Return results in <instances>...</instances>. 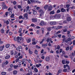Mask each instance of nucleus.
<instances>
[{"label":"nucleus","instance_id":"f257e3e1","mask_svg":"<svg viewBox=\"0 0 75 75\" xmlns=\"http://www.w3.org/2000/svg\"><path fill=\"white\" fill-rule=\"evenodd\" d=\"M39 12L40 13V16L41 17V16H43V15L44 14V12L42 10L40 9L39 10Z\"/></svg>","mask_w":75,"mask_h":75},{"label":"nucleus","instance_id":"f03ea898","mask_svg":"<svg viewBox=\"0 0 75 75\" xmlns=\"http://www.w3.org/2000/svg\"><path fill=\"white\" fill-rule=\"evenodd\" d=\"M19 37H18L17 38V37H15L14 38V41H17H17L18 42H20L19 41H18V40H19Z\"/></svg>","mask_w":75,"mask_h":75},{"label":"nucleus","instance_id":"7ed1b4c3","mask_svg":"<svg viewBox=\"0 0 75 75\" xmlns=\"http://www.w3.org/2000/svg\"><path fill=\"white\" fill-rule=\"evenodd\" d=\"M48 9L49 11H51V10H52V6L50 5L48 8Z\"/></svg>","mask_w":75,"mask_h":75},{"label":"nucleus","instance_id":"20e7f679","mask_svg":"<svg viewBox=\"0 0 75 75\" xmlns=\"http://www.w3.org/2000/svg\"><path fill=\"white\" fill-rule=\"evenodd\" d=\"M32 21L33 23H35V22H37V19L36 18H32Z\"/></svg>","mask_w":75,"mask_h":75},{"label":"nucleus","instance_id":"39448f33","mask_svg":"<svg viewBox=\"0 0 75 75\" xmlns=\"http://www.w3.org/2000/svg\"><path fill=\"white\" fill-rule=\"evenodd\" d=\"M45 60L46 61L48 62L50 60V57H46Z\"/></svg>","mask_w":75,"mask_h":75},{"label":"nucleus","instance_id":"423d86ee","mask_svg":"<svg viewBox=\"0 0 75 75\" xmlns=\"http://www.w3.org/2000/svg\"><path fill=\"white\" fill-rule=\"evenodd\" d=\"M71 41V38H69L67 39V40H66L65 41L66 42H68V41Z\"/></svg>","mask_w":75,"mask_h":75},{"label":"nucleus","instance_id":"0eeeda50","mask_svg":"<svg viewBox=\"0 0 75 75\" xmlns=\"http://www.w3.org/2000/svg\"><path fill=\"white\" fill-rule=\"evenodd\" d=\"M50 24L51 25H55L57 24L56 22H51Z\"/></svg>","mask_w":75,"mask_h":75},{"label":"nucleus","instance_id":"6e6552de","mask_svg":"<svg viewBox=\"0 0 75 75\" xmlns=\"http://www.w3.org/2000/svg\"><path fill=\"white\" fill-rule=\"evenodd\" d=\"M4 45H3V46H1L0 47V51H3L4 49Z\"/></svg>","mask_w":75,"mask_h":75},{"label":"nucleus","instance_id":"1a4fd4ad","mask_svg":"<svg viewBox=\"0 0 75 75\" xmlns=\"http://www.w3.org/2000/svg\"><path fill=\"white\" fill-rule=\"evenodd\" d=\"M41 64H36V67L37 68H40V67H41Z\"/></svg>","mask_w":75,"mask_h":75},{"label":"nucleus","instance_id":"9d476101","mask_svg":"<svg viewBox=\"0 0 75 75\" xmlns=\"http://www.w3.org/2000/svg\"><path fill=\"white\" fill-rule=\"evenodd\" d=\"M44 24H45V23L43 21L41 22L40 23V25H42H42H44Z\"/></svg>","mask_w":75,"mask_h":75},{"label":"nucleus","instance_id":"9b49d317","mask_svg":"<svg viewBox=\"0 0 75 75\" xmlns=\"http://www.w3.org/2000/svg\"><path fill=\"white\" fill-rule=\"evenodd\" d=\"M17 72H18L17 71L14 70L13 71V74H14V75H16V74H17Z\"/></svg>","mask_w":75,"mask_h":75},{"label":"nucleus","instance_id":"f8f14e48","mask_svg":"<svg viewBox=\"0 0 75 75\" xmlns=\"http://www.w3.org/2000/svg\"><path fill=\"white\" fill-rule=\"evenodd\" d=\"M10 45L9 44H7L5 45V47L6 48H8L10 47Z\"/></svg>","mask_w":75,"mask_h":75},{"label":"nucleus","instance_id":"ddd939ff","mask_svg":"<svg viewBox=\"0 0 75 75\" xmlns=\"http://www.w3.org/2000/svg\"><path fill=\"white\" fill-rule=\"evenodd\" d=\"M52 28L55 29V30H58V26L52 27Z\"/></svg>","mask_w":75,"mask_h":75},{"label":"nucleus","instance_id":"4468645a","mask_svg":"<svg viewBox=\"0 0 75 75\" xmlns=\"http://www.w3.org/2000/svg\"><path fill=\"white\" fill-rule=\"evenodd\" d=\"M34 71L35 72H38V69H37V68H35L34 69Z\"/></svg>","mask_w":75,"mask_h":75},{"label":"nucleus","instance_id":"2eb2a0df","mask_svg":"<svg viewBox=\"0 0 75 75\" xmlns=\"http://www.w3.org/2000/svg\"><path fill=\"white\" fill-rule=\"evenodd\" d=\"M1 32L2 34L4 33V30L3 29H1Z\"/></svg>","mask_w":75,"mask_h":75},{"label":"nucleus","instance_id":"dca6fc26","mask_svg":"<svg viewBox=\"0 0 75 75\" xmlns=\"http://www.w3.org/2000/svg\"><path fill=\"white\" fill-rule=\"evenodd\" d=\"M71 20V18L70 17H68L67 18V21H70Z\"/></svg>","mask_w":75,"mask_h":75},{"label":"nucleus","instance_id":"f3484780","mask_svg":"<svg viewBox=\"0 0 75 75\" xmlns=\"http://www.w3.org/2000/svg\"><path fill=\"white\" fill-rule=\"evenodd\" d=\"M1 4H2V6L3 7H5L6 6V4H5L4 3V2L2 3Z\"/></svg>","mask_w":75,"mask_h":75},{"label":"nucleus","instance_id":"a211bd4d","mask_svg":"<svg viewBox=\"0 0 75 75\" xmlns=\"http://www.w3.org/2000/svg\"><path fill=\"white\" fill-rule=\"evenodd\" d=\"M10 58V56L9 55L5 57V58L6 59H8Z\"/></svg>","mask_w":75,"mask_h":75},{"label":"nucleus","instance_id":"6ab92c4d","mask_svg":"<svg viewBox=\"0 0 75 75\" xmlns=\"http://www.w3.org/2000/svg\"><path fill=\"white\" fill-rule=\"evenodd\" d=\"M57 18H59L60 17H61V14H57Z\"/></svg>","mask_w":75,"mask_h":75},{"label":"nucleus","instance_id":"aec40b11","mask_svg":"<svg viewBox=\"0 0 75 75\" xmlns=\"http://www.w3.org/2000/svg\"><path fill=\"white\" fill-rule=\"evenodd\" d=\"M65 9H64L63 8H62L61 9V11L62 12H65Z\"/></svg>","mask_w":75,"mask_h":75},{"label":"nucleus","instance_id":"412c9836","mask_svg":"<svg viewBox=\"0 0 75 75\" xmlns=\"http://www.w3.org/2000/svg\"><path fill=\"white\" fill-rule=\"evenodd\" d=\"M54 14V11H52L50 12V14Z\"/></svg>","mask_w":75,"mask_h":75},{"label":"nucleus","instance_id":"4be33fe9","mask_svg":"<svg viewBox=\"0 0 75 75\" xmlns=\"http://www.w3.org/2000/svg\"><path fill=\"white\" fill-rule=\"evenodd\" d=\"M4 23H6L7 25H8V24H9V21H4Z\"/></svg>","mask_w":75,"mask_h":75},{"label":"nucleus","instance_id":"5701e85b","mask_svg":"<svg viewBox=\"0 0 75 75\" xmlns=\"http://www.w3.org/2000/svg\"><path fill=\"white\" fill-rule=\"evenodd\" d=\"M48 7V5H46L44 7V8L45 9H47V8Z\"/></svg>","mask_w":75,"mask_h":75},{"label":"nucleus","instance_id":"b1692460","mask_svg":"<svg viewBox=\"0 0 75 75\" xmlns=\"http://www.w3.org/2000/svg\"><path fill=\"white\" fill-rule=\"evenodd\" d=\"M1 74L2 75H6V72H1Z\"/></svg>","mask_w":75,"mask_h":75},{"label":"nucleus","instance_id":"393cba45","mask_svg":"<svg viewBox=\"0 0 75 75\" xmlns=\"http://www.w3.org/2000/svg\"><path fill=\"white\" fill-rule=\"evenodd\" d=\"M29 53L30 54V55H31L33 54V52L31 51L30 50H29Z\"/></svg>","mask_w":75,"mask_h":75},{"label":"nucleus","instance_id":"a878e982","mask_svg":"<svg viewBox=\"0 0 75 75\" xmlns=\"http://www.w3.org/2000/svg\"><path fill=\"white\" fill-rule=\"evenodd\" d=\"M23 58V55H21V56H19L18 58H19V59H22Z\"/></svg>","mask_w":75,"mask_h":75},{"label":"nucleus","instance_id":"bb28decb","mask_svg":"<svg viewBox=\"0 0 75 75\" xmlns=\"http://www.w3.org/2000/svg\"><path fill=\"white\" fill-rule=\"evenodd\" d=\"M27 43H29L31 42V39H29L27 41Z\"/></svg>","mask_w":75,"mask_h":75},{"label":"nucleus","instance_id":"cd10ccee","mask_svg":"<svg viewBox=\"0 0 75 75\" xmlns=\"http://www.w3.org/2000/svg\"><path fill=\"white\" fill-rule=\"evenodd\" d=\"M62 71L61 69L59 70L58 71L59 74H60V73H62Z\"/></svg>","mask_w":75,"mask_h":75},{"label":"nucleus","instance_id":"c85d7f7f","mask_svg":"<svg viewBox=\"0 0 75 75\" xmlns=\"http://www.w3.org/2000/svg\"><path fill=\"white\" fill-rule=\"evenodd\" d=\"M19 33H21V31H22V29L21 28H20L19 30Z\"/></svg>","mask_w":75,"mask_h":75},{"label":"nucleus","instance_id":"c756f323","mask_svg":"<svg viewBox=\"0 0 75 75\" xmlns=\"http://www.w3.org/2000/svg\"><path fill=\"white\" fill-rule=\"evenodd\" d=\"M35 53L36 55H38V51L37 50H35Z\"/></svg>","mask_w":75,"mask_h":75},{"label":"nucleus","instance_id":"7c9ffc66","mask_svg":"<svg viewBox=\"0 0 75 75\" xmlns=\"http://www.w3.org/2000/svg\"><path fill=\"white\" fill-rule=\"evenodd\" d=\"M18 65L14 66L13 67L14 69H17V68H18Z\"/></svg>","mask_w":75,"mask_h":75},{"label":"nucleus","instance_id":"2f4dec72","mask_svg":"<svg viewBox=\"0 0 75 75\" xmlns=\"http://www.w3.org/2000/svg\"><path fill=\"white\" fill-rule=\"evenodd\" d=\"M51 28H47V30H48V31H51Z\"/></svg>","mask_w":75,"mask_h":75},{"label":"nucleus","instance_id":"473e14b6","mask_svg":"<svg viewBox=\"0 0 75 75\" xmlns=\"http://www.w3.org/2000/svg\"><path fill=\"white\" fill-rule=\"evenodd\" d=\"M19 60V58H17L15 61L16 62V63H17V62H18Z\"/></svg>","mask_w":75,"mask_h":75},{"label":"nucleus","instance_id":"72a5a7b5","mask_svg":"<svg viewBox=\"0 0 75 75\" xmlns=\"http://www.w3.org/2000/svg\"><path fill=\"white\" fill-rule=\"evenodd\" d=\"M14 14L13 13L11 16V17L12 18H15V17H14Z\"/></svg>","mask_w":75,"mask_h":75},{"label":"nucleus","instance_id":"f704fd0d","mask_svg":"<svg viewBox=\"0 0 75 75\" xmlns=\"http://www.w3.org/2000/svg\"><path fill=\"white\" fill-rule=\"evenodd\" d=\"M23 15L25 17H27V16H28V15L27 14H24Z\"/></svg>","mask_w":75,"mask_h":75},{"label":"nucleus","instance_id":"c9c22d12","mask_svg":"<svg viewBox=\"0 0 75 75\" xmlns=\"http://www.w3.org/2000/svg\"><path fill=\"white\" fill-rule=\"evenodd\" d=\"M69 50V47H67L66 48V51H68Z\"/></svg>","mask_w":75,"mask_h":75},{"label":"nucleus","instance_id":"e433bc0d","mask_svg":"<svg viewBox=\"0 0 75 75\" xmlns=\"http://www.w3.org/2000/svg\"><path fill=\"white\" fill-rule=\"evenodd\" d=\"M11 54L12 55H13L14 54V52H13V51H11Z\"/></svg>","mask_w":75,"mask_h":75},{"label":"nucleus","instance_id":"4c0bfd02","mask_svg":"<svg viewBox=\"0 0 75 75\" xmlns=\"http://www.w3.org/2000/svg\"><path fill=\"white\" fill-rule=\"evenodd\" d=\"M58 26V29L62 28V26Z\"/></svg>","mask_w":75,"mask_h":75},{"label":"nucleus","instance_id":"58836bf2","mask_svg":"<svg viewBox=\"0 0 75 75\" xmlns=\"http://www.w3.org/2000/svg\"><path fill=\"white\" fill-rule=\"evenodd\" d=\"M72 48H73V46H71L70 47V51H71L72 50Z\"/></svg>","mask_w":75,"mask_h":75},{"label":"nucleus","instance_id":"ea45409f","mask_svg":"<svg viewBox=\"0 0 75 75\" xmlns=\"http://www.w3.org/2000/svg\"><path fill=\"white\" fill-rule=\"evenodd\" d=\"M47 45H47V44H44L43 45H42V46H43V47H46L47 46Z\"/></svg>","mask_w":75,"mask_h":75},{"label":"nucleus","instance_id":"a19ab883","mask_svg":"<svg viewBox=\"0 0 75 75\" xmlns=\"http://www.w3.org/2000/svg\"><path fill=\"white\" fill-rule=\"evenodd\" d=\"M62 62L63 64H65V61H64V60H62Z\"/></svg>","mask_w":75,"mask_h":75},{"label":"nucleus","instance_id":"79ce46f5","mask_svg":"<svg viewBox=\"0 0 75 75\" xmlns=\"http://www.w3.org/2000/svg\"><path fill=\"white\" fill-rule=\"evenodd\" d=\"M18 8H22V7H21V6L20 5H18Z\"/></svg>","mask_w":75,"mask_h":75},{"label":"nucleus","instance_id":"37998d69","mask_svg":"<svg viewBox=\"0 0 75 75\" xmlns=\"http://www.w3.org/2000/svg\"><path fill=\"white\" fill-rule=\"evenodd\" d=\"M32 71H31V70L29 69L28 71V73H29V74H32Z\"/></svg>","mask_w":75,"mask_h":75},{"label":"nucleus","instance_id":"c03bdc74","mask_svg":"<svg viewBox=\"0 0 75 75\" xmlns=\"http://www.w3.org/2000/svg\"><path fill=\"white\" fill-rule=\"evenodd\" d=\"M12 14V12L10 11L8 12V14H9V15H11Z\"/></svg>","mask_w":75,"mask_h":75},{"label":"nucleus","instance_id":"a18cd8bd","mask_svg":"<svg viewBox=\"0 0 75 75\" xmlns=\"http://www.w3.org/2000/svg\"><path fill=\"white\" fill-rule=\"evenodd\" d=\"M37 44V43H36V42H32V44L33 45H35V44Z\"/></svg>","mask_w":75,"mask_h":75},{"label":"nucleus","instance_id":"49530a36","mask_svg":"<svg viewBox=\"0 0 75 75\" xmlns=\"http://www.w3.org/2000/svg\"><path fill=\"white\" fill-rule=\"evenodd\" d=\"M37 13L36 11H33V14H37Z\"/></svg>","mask_w":75,"mask_h":75},{"label":"nucleus","instance_id":"de8ad7c7","mask_svg":"<svg viewBox=\"0 0 75 75\" xmlns=\"http://www.w3.org/2000/svg\"><path fill=\"white\" fill-rule=\"evenodd\" d=\"M30 10L29 9H27L26 12V13H29V12H30Z\"/></svg>","mask_w":75,"mask_h":75},{"label":"nucleus","instance_id":"09e8293b","mask_svg":"<svg viewBox=\"0 0 75 75\" xmlns=\"http://www.w3.org/2000/svg\"><path fill=\"white\" fill-rule=\"evenodd\" d=\"M36 47L38 49L40 48V47L39 46H38V45H36Z\"/></svg>","mask_w":75,"mask_h":75},{"label":"nucleus","instance_id":"8fccbe9b","mask_svg":"<svg viewBox=\"0 0 75 75\" xmlns=\"http://www.w3.org/2000/svg\"><path fill=\"white\" fill-rule=\"evenodd\" d=\"M7 64H6V62H4L3 63V65H6Z\"/></svg>","mask_w":75,"mask_h":75},{"label":"nucleus","instance_id":"3c124183","mask_svg":"<svg viewBox=\"0 0 75 75\" xmlns=\"http://www.w3.org/2000/svg\"><path fill=\"white\" fill-rule=\"evenodd\" d=\"M30 9V6H28L26 7V9L27 10H29V9Z\"/></svg>","mask_w":75,"mask_h":75},{"label":"nucleus","instance_id":"603ef678","mask_svg":"<svg viewBox=\"0 0 75 75\" xmlns=\"http://www.w3.org/2000/svg\"><path fill=\"white\" fill-rule=\"evenodd\" d=\"M63 72H66L67 71V69H65L63 70Z\"/></svg>","mask_w":75,"mask_h":75},{"label":"nucleus","instance_id":"864d4df0","mask_svg":"<svg viewBox=\"0 0 75 75\" xmlns=\"http://www.w3.org/2000/svg\"><path fill=\"white\" fill-rule=\"evenodd\" d=\"M63 31L64 32H67V29H63Z\"/></svg>","mask_w":75,"mask_h":75},{"label":"nucleus","instance_id":"5fc2aeb1","mask_svg":"<svg viewBox=\"0 0 75 75\" xmlns=\"http://www.w3.org/2000/svg\"><path fill=\"white\" fill-rule=\"evenodd\" d=\"M28 62L29 63H32V62H31V60L29 59L28 60Z\"/></svg>","mask_w":75,"mask_h":75},{"label":"nucleus","instance_id":"6e6d98bb","mask_svg":"<svg viewBox=\"0 0 75 75\" xmlns=\"http://www.w3.org/2000/svg\"><path fill=\"white\" fill-rule=\"evenodd\" d=\"M61 12V11L60 10L58 9L57 11V13H60Z\"/></svg>","mask_w":75,"mask_h":75},{"label":"nucleus","instance_id":"4d7b16f0","mask_svg":"<svg viewBox=\"0 0 75 75\" xmlns=\"http://www.w3.org/2000/svg\"><path fill=\"white\" fill-rule=\"evenodd\" d=\"M13 4L14 5H16V1H14L13 2Z\"/></svg>","mask_w":75,"mask_h":75},{"label":"nucleus","instance_id":"13d9d810","mask_svg":"<svg viewBox=\"0 0 75 75\" xmlns=\"http://www.w3.org/2000/svg\"><path fill=\"white\" fill-rule=\"evenodd\" d=\"M8 12H6L5 13L6 16H8Z\"/></svg>","mask_w":75,"mask_h":75},{"label":"nucleus","instance_id":"bf43d9fd","mask_svg":"<svg viewBox=\"0 0 75 75\" xmlns=\"http://www.w3.org/2000/svg\"><path fill=\"white\" fill-rule=\"evenodd\" d=\"M44 49H42V50L40 52L41 54H42V53H43L44 52Z\"/></svg>","mask_w":75,"mask_h":75},{"label":"nucleus","instance_id":"052dcab7","mask_svg":"<svg viewBox=\"0 0 75 75\" xmlns=\"http://www.w3.org/2000/svg\"><path fill=\"white\" fill-rule=\"evenodd\" d=\"M54 18H57V14L56 15L54 16Z\"/></svg>","mask_w":75,"mask_h":75},{"label":"nucleus","instance_id":"680f3d73","mask_svg":"<svg viewBox=\"0 0 75 75\" xmlns=\"http://www.w3.org/2000/svg\"><path fill=\"white\" fill-rule=\"evenodd\" d=\"M61 31L60 30L58 31L57 32V34H59V33H60Z\"/></svg>","mask_w":75,"mask_h":75},{"label":"nucleus","instance_id":"e2e57ef3","mask_svg":"<svg viewBox=\"0 0 75 75\" xmlns=\"http://www.w3.org/2000/svg\"><path fill=\"white\" fill-rule=\"evenodd\" d=\"M69 7V4H67V5H66V7L67 8H68V7Z\"/></svg>","mask_w":75,"mask_h":75},{"label":"nucleus","instance_id":"0e129e2a","mask_svg":"<svg viewBox=\"0 0 75 75\" xmlns=\"http://www.w3.org/2000/svg\"><path fill=\"white\" fill-rule=\"evenodd\" d=\"M58 37L59 38H61V34H59L58 35Z\"/></svg>","mask_w":75,"mask_h":75},{"label":"nucleus","instance_id":"69168bd1","mask_svg":"<svg viewBox=\"0 0 75 75\" xmlns=\"http://www.w3.org/2000/svg\"><path fill=\"white\" fill-rule=\"evenodd\" d=\"M22 61L23 62H24L25 61V59H23L22 60Z\"/></svg>","mask_w":75,"mask_h":75},{"label":"nucleus","instance_id":"338daca9","mask_svg":"<svg viewBox=\"0 0 75 75\" xmlns=\"http://www.w3.org/2000/svg\"><path fill=\"white\" fill-rule=\"evenodd\" d=\"M28 4H31V2L30 1V0H28Z\"/></svg>","mask_w":75,"mask_h":75},{"label":"nucleus","instance_id":"774afa93","mask_svg":"<svg viewBox=\"0 0 75 75\" xmlns=\"http://www.w3.org/2000/svg\"><path fill=\"white\" fill-rule=\"evenodd\" d=\"M73 45H75V40L73 42Z\"/></svg>","mask_w":75,"mask_h":75}]
</instances>
